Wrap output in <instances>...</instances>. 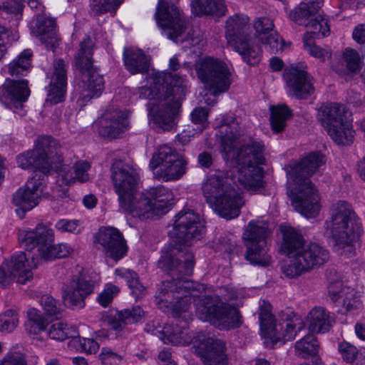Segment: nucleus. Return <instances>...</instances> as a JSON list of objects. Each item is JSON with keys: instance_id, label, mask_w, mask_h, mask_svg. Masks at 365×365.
<instances>
[{"instance_id": "nucleus-1", "label": "nucleus", "mask_w": 365, "mask_h": 365, "mask_svg": "<svg viewBox=\"0 0 365 365\" xmlns=\"http://www.w3.org/2000/svg\"><path fill=\"white\" fill-rule=\"evenodd\" d=\"M185 68L186 64L182 65L175 56L169 61V71L153 72L148 78L150 86L139 87L135 93L139 98L149 101L148 115L163 130H170L175 125V117L181 106L180 96H177L175 88L184 91L185 75L182 71Z\"/></svg>"}, {"instance_id": "nucleus-2", "label": "nucleus", "mask_w": 365, "mask_h": 365, "mask_svg": "<svg viewBox=\"0 0 365 365\" xmlns=\"http://www.w3.org/2000/svg\"><path fill=\"white\" fill-rule=\"evenodd\" d=\"M222 152L225 159L235 158L237 164V180L245 189L257 190L264 185L262 168L264 164V145L262 141L250 140L242 145L236 155L234 148L237 140L242 135V130L234 116L223 118L220 127Z\"/></svg>"}, {"instance_id": "nucleus-3", "label": "nucleus", "mask_w": 365, "mask_h": 365, "mask_svg": "<svg viewBox=\"0 0 365 365\" xmlns=\"http://www.w3.org/2000/svg\"><path fill=\"white\" fill-rule=\"evenodd\" d=\"M19 242L26 252L13 255L0 265V287L7 288L14 282L25 284L33 278L32 269L37 267L39 257L54 242L53 230L43 224L19 232Z\"/></svg>"}, {"instance_id": "nucleus-4", "label": "nucleus", "mask_w": 365, "mask_h": 365, "mask_svg": "<svg viewBox=\"0 0 365 365\" xmlns=\"http://www.w3.org/2000/svg\"><path fill=\"white\" fill-rule=\"evenodd\" d=\"M204 289L202 285L194 288V282L188 279L166 280L162 283L156 296V303L163 304L173 310L175 322L172 326L164 328L160 334V339L164 344L185 345L190 342L193 344L195 337L189 333L188 322L191 319L189 313L191 303L198 297L197 292Z\"/></svg>"}, {"instance_id": "nucleus-5", "label": "nucleus", "mask_w": 365, "mask_h": 365, "mask_svg": "<svg viewBox=\"0 0 365 365\" xmlns=\"http://www.w3.org/2000/svg\"><path fill=\"white\" fill-rule=\"evenodd\" d=\"M205 230L200 217L192 210H182L175 216L173 232L176 240L162 251L158 266L169 272L172 280L186 279L193 269V255L188 250L193 241L199 240Z\"/></svg>"}, {"instance_id": "nucleus-6", "label": "nucleus", "mask_w": 365, "mask_h": 365, "mask_svg": "<svg viewBox=\"0 0 365 365\" xmlns=\"http://www.w3.org/2000/svg\"><path fill=\"white\" fill-rule=\"evenodd\" d=\"M111 172L120 207L125 212L140 220L156 215L145 192H138L139 176L136 172L121 160H115L113 163Z\"/></svg>"}, {"instance_id": "nucleus-7", "label": "nucleus", "mask_w": 365, "mask_h": 365, "mask_svg": "<svg viewBox=\"0 0 365 365\" xmlns=\"http://www.w3.org/2000/svg\"><path fill=\"white\" fill-rule=\"evenodd\" d=\"M330 212V218L325 222L326 232L333 240L334 250L339 255L350 257L361 232L356 214L352 206L344 200L334 204Z\"/></svg>"}, {"instance_id": "nucleus-8", "label": "nucleus", "mask_w": 365, "mask_h": 365, "mask_svg": "<svg viewBox=\"0 0 365 365\" xmlns=\"http://www.w3.org/2000/svg\"><path fill=\"white\" fill-rule=\"evenodd\" d=\"M235 180L228 173L210 175L203 183L202 191L207 203L215 207L218 214L225 218L237 217L244 200L236 191Z\"/></svg>"}, {"instance_id": "nucleus-9", "label": "nucleus", "mask_w": 365, "mask_h": 365, "mask_svg": "<svg viewBox=\"0 0 365 365\" xmlns=\"http://www.w3.org/2000/svg\"><path fill=\"white\" fill-rule=\"evenodd\" d=\"M200 284L194 282V288H198ZM205 288L204 284H202ZM197 292L199 301L196 304L198 317L202 321L210 322L215 327L221 330H229L239 327L242 322L240 312L237 308L225 303L218 295L200 297Z\"/></svg>"}, {"instance_id": "nucleus-10", "label": "nucleus", "mask_w": 365, "mask_h": 365, "mask_svg": "<svg viewBox=\"0 0 365 365\" xmlns=\"http://www.w3.org/2000/svg\"><path fill=\"white\" fill-rule=\"evenodd\" d=\"M155 18L163 34L177 43H182L183 48L199 44L201 37L194 30L186 33L185 18L180 11L172 3L159 0Z\"/></svg>"}, {"instance_id": "nucleus-11", "label": "nucleus", "mask_w": 365, "mask_h": 365, "mask_svg": "<svg viewBox=\"0 0 365 365\" xmlns=\"http://www.w3.org/2000/svg\"><path fill=\"white\" fill-rule=\"evenodd\" d=\"M63 161L61 145L51 136L38 138L35 148L16 156L18 166L22 169H36L45 177L57 164Z\"/></svg>"}, {"instance_id": "nucleus-12", "label": "nucleus", "mask_w": 365, "mask_h": 365, "mask_svg": "<svg viewBox=\"0 0 365 365\" xmlns=\"http://www.w3.org/2000/svg\"><path fill=\"white\" fill-rule=\"evenodd\" d=\"M249 17L236 14L226 21L225 36L228 44L237 52L242 60L250 66L257 65L261 60L260 47L252 41L246 30L249 29Z\"/></svg>"}, {"instance_id": "nucleus-13", "label": "nucleus", "mask_w": 365, "mask_h": 365, "mask_svg": "<svg viewBox=\"0 0 365 365\" xmlns=\"http://www.w3.org/2000/svg\"><path fill=\"white\" fill-rule=\"evenodd\" d=\"M93 41L87 36L81 42L80 48L75 56L76 66L82 73L79 87L81 88L80 99L83 102L98 97L104 89L103 76L93 68Z\"/></svg>"}, {"instance_id": "nucleus-14", "label": "nucleus", "mask_w": 365, "mask_h": 365, "mask_svg": "<svg viewBox=\"0 0 365 365\" xmlns=\"http://www.w3.org/2000/svg\"><path fill=\"white\" fill-rule=\"evenodd\" d=\"M187 161L175 149L163 145L153 155L149 168L154 178L163 182L175 181L186 173Z\"/></svg>"}, {"instance_id": "nucleus-15", "label": "nucleus", "mask_w": 365, "mask_h": 365, "mask_svg": "<svg viewBox=\"0 0 365 365\" xmlns=\"http://www.w3.org/2000/svg\"><path fill=\"white\" fill-rule=\"evenodd\" d=\"M270 230L263 221H251L243 233V239L247 248L246 259L251 264L268 266L271 257L267 254V238Z\"/></svg>"}, {"instance_id": "nucleus-16", "label": "nucleus", "mask_w": 365, "mask_h": 365, "mask_svg": "<svg viewBox=\"0 0 365 365\" xmlns=\"http://www.w3.org/2000/svg\"><path fill=\"white\" fill-rule=\"evenodd\" d=\"M329 259V252L316 242L306 244L297 259L282 267V272L289 278H296L303 273L318 268Z\"/></svg>"}, {"instance_id": "nucleus-17", "label": "nucleus", "mask_w": 365, "mask_h": 365, "mask_svg": "<svg viewBox=\"0 0 365 365\" xmlns=\"http://www.w3.org/2000/svg\"><path fill=\"white\" fill-rule=\"evenodd\" d=\"M195 70L198 78L215 96L229 89L231 73L223 61L207 57L196 64Z\"/></svg>"}, {"instance_id": "nucleus-18", "label": "nucleus", "mask_w": 365, "mask_h": 365, "mask_svg": "<svg viewBox=\"0 0 365 365\" xmlns=\"http://www.w3.org/2000/svg\"><path fill=\"white\" fill-rule=\"evenodd\" d=\"M324 0H303L289 14L292 21L299 26H304L309 33L319 37L329 34L328 20L324 16H317L322 8Z\"/></svg>"}, {"instance_id": "nucleus-19", "label": "nucleus", "mask_w": 365, "mask_h": 365, "mask_svg": "<svg viewBox=\"0 0 365 365\" xmlns=\"http://www.w3.org/2000/svg\"><path fill=\"white\" fill-rule=\"evenodd\" d=\"M292 313H282L279 322H276L271 313V305L265 302L260 306L259 319L261 331L265 337L273 341H289L295 336V322L298 320Z\"/></svg>"}, {"instance_id": "nucleus-20", "label": "nucleus", "mask_w": 365, "mask_h": 365, "mask_svg": "<svg viewBox=\"0 0 365 365\" xmlns=\"http://www.w3.org/2000/svg\"><path fill=\"white\" fill-rule=\"evenodd\" d=\"M294 210L307 218L317 217L321 210L317 190L311 181L294 183L290 192Z\"/></svg>"}, {"instance_id": "nucleus-21", "label": "nucleus", "mask_w": 365, "mask_h": 365, "mask_svg": "<svg viewBox=\"0 0 365 365\" xmlns=\"http://www.w3.org/2000/svg\"><path fill=\"white\" fill-rule=\"evenodd\" d=\"M193 348L204 365H227L225 343L221 339L197 334L193 341Z\"/></svg>"}, {"instance_id": "nucleus-22", "label": "nucleus", "mask_w": 365, "mask_h": 365, "mask_svg": "<svg viewBox=\"0 0 365 365\" xmlns=\"http://www.w3.org/2000/svg\"><path fill=\"white\" fill-rule=\"evenodd\" d=\"M307 65L299 63L291 65L284 71L283 78L289 95L297 98H306L314 93L313 78L306 71Z\"/></svg>"}, {"instance_id": "nucleus-23", "label": "nucleus", "mask_w": 365, "mask_h": 365, "mask_svg": "<svg viewBox=\"0 0 365 365\" xmlns=\"http://www.w3.org/2000/svg\"><path fill=\"white\" fill-rule=\"evenodd\" d=\"M44 176L37 173L20 187L13 196V203L19 207L16 212L20 217H24L26 211L32 210L39 203L43 192Z\"/></svg>"}, {"instance_id": "nucleus-24", "label": "nucleus", "mask_w": 365, "mask_h": 365, "mask_svg": "<svg viewBox=\"0 0 365 365\" xmlns=\"http://www.w3.org/2000/svg\"><path fill=\"white\" fill-rule=\"evenodd\" d=\"M93 127L101 137L113 139L126 130L128 121L121 110L108 108L93 122Z\"/></svg>"}, {"instance_id": "nucleus-25", "label": "nucleus", "mask_w": 365, "mask_h": 365, "mask_svg": "<svg viewBox=\"0 0 365 365\" xmlns=\"http://www.w3.org/2000/svg\"><path fill=\"white\" fill-rule=\"evenodd\" d=\"M93 291V284L90 280L81 276H73L62 287V299L66 305L71 308H82L85 299Z\"/></svg>"}, {"instance_id": "nucleus-26", "label": "nucleus", "mask_w": 365, "mask_h": 365, "mask_svg": "<svg viewBox=\"0 0 365 365\" xmlns=\"http://www.w3.org/2000/svg\"><path fill=\"white\" fill-rule=\"evenodd\" d=\"M96 242L99 244L107 257L118 261L127 252V245L121 232L113 227H102L96 235Z\"/></svg>"}, {"instance_id": "nucleus-27", "label": "nucleus", "mask_w": 365, "mask_h": 365, "mask_svg": "<svg viewBox=\"0 0 365 365\" xmlns=\"http://www.w3.org/2000/svg\"><path fill=\"white\" fill-rule=\"evenodd\" d=\"M324 163V156L322 154L312 152L304 156L299 162L290 163L287 175L294 183L310 181L308 178L314 175Z\"/></svg>"}, {"instance_id": "nucleus-28", "label": "nucleus", "mask_w": 365, "mask_h": 365, "mask_svg": "<svg viewBox=\"0 0 365 365\" xmlns=\"http://www.w3.org/2000/svg\"><path fill=\"white\" fill-rule=\"evenodd\" d=\"M50 83L47 88L46 103L54 105L61 103L65 99L66 93V69L63 60L56 61L51 73L47 74Z\"/></svg>"}, {"instance_id": "nucleus-29", "label": "nucleus", "mask_w": 365, "mask_h": 365, "mask_svg": "<svg viewBox=\"0 0 365 365\" xmlns=\"http://www.w3.org/2000/svg\"><path fill=\"white\" fill-rule=\"evenodd\" d=\"M29 95L26 80L6 81L0 88V101L11 108H22V103L27 100Z\"/></svg>"}, {"instance_id": "nucleus-30", "label": "nucleus", "mask_w": 365, "mask_h": 365, "mask_svg": "<svg viewBox=\"0 0 365 365\" xmlns=\"http://www.w3.org/2000/svg\"><path fill=\"white\" fill-rule=\"evenodd\" d=\"M280 230L283 235L281 251L293 261L306 245L304 237L293 227L282 225Z\"/></svg>"}, {"instance_id": "nucleus-31", "label": "nucleus", "mask_w": 365, "mask_h": 365, "mask_svg": "<svg viewBox=\"0 0 365 365\" xmlns=\"http://www.w3.org/2000/svg\"><path fill=\"white\" fill-rule=\"evenodd\" d=\"M55 28L56 23L53 19L38 14L33 33L48 49H53L58 43Z\"/></svg>"}, {"instance_id": "nucleus-32", "label": "nucleus", "mask_w": 365, "mask_h": 365, "mask_svg": "<svg viewBox=\"0 0 365 365\" xmlns=\"http://www.w3.org/2000/svg\"><path fill=\"white\" fill-rule=\"evenodd\" d=\"M345 107L337 103H330L322 106L318 110L317 118L323 127L328 130L331 127H336L346 118Z\"/></svg>"}, {"instance_id": "nucleus-33", "label": "nucleus", "mask_w": 365, "mask_h": 365, "mask_svg": "<svg viewBox=\"0 0 365 365\" xmlns=\"http://www.w3.org/2000/svg\"><path fill=\"white\" fill-rule=\"evenodd\" d=\"M145 312L139 306L118 311L115 317L104 316L103 320L115 330H122L127 324L137 323L144 317Z\"/></svg>"}, {"instance_id": "nucleus-34", "label": "nucleus", "mask_w": 365, "mask_h": 365, "mask_svg": "<svg viewBox=\"0 0 365 365\" xmlns=\"http://www.w3.org/2000/svg\"><path fill=\"white\" fill-rule=\"evenodd\" d=\"M145 194L151 201L153 209L156 215H164L168 212L173 200V195L170 190L163 186L150 187Z\"/></svg>"}, {"instance_id": "nucleus-35", "label": "nucleus", "mask_w": 365, "mask_h": 365, "mask_svg": "<svg viewBox=\"0 0 365 365\" xmlns=\"http://www.w3.org/2000/svg\"><path fill=\"white\" fill-rule=\"evenodd\" d=\"M90 168L91 165L86 160L77 161L73 165V172L68 168L63 167L58 173L57 182L61 185H68L75 180L86 182L89 180L88 171Z\"/></svg>"}, {"instance_id": "nucleus-36", "label": "nucleus", "mask_w": 365, "mask_h": 365, "mask_svg": "<svg viewBox=\"0 0 365 365\" xmlns=\"http://www.w3.org/2000/svg\"><path fill=\"white\" fill-rule=\"evenodd\" d=\"M307 317L309 329L312 333L327 332L334 323L331 313L322 307H314Z\"/></svg>"}, {"instance_id": "nucleus-37", "label": "nucleus", "mask_w": 365, "mask_h": 365, "mask_svg": "<svg viewBox=\"0 0 365 365\" xmlns=\"http://www.w3.org/2000/svg\"><path fill=\"white\" fill-rule=\"evenodd\" d=\"M123 61L125 68L133 75L148 71L150 58L140 49L125 48Z\"/></svg>"}, {"instance_id": "nucleus-38", "label": "nucleus", "mask_w": 365, "mask_h": 365, "mask_svg": "<svg viewBox=\"0 0 365 365\" xmlns=\"http://www.w3.org/2000/svg\"><path fill=\"white\" fill-rule=\"evenodd\" d=\"M191 9L193 14L222 17L226 14L225 0H192Z\"/></svg>"}, {"instance_id": "nucleus-39", "label": "nucleus", "mask_w": 365, "mask_h": 365, "mask_svg": "<svg viewBox=\"0 0 365 365\" xmlns=\"http://www.w3.org/2000/svg\"><path fill=\"white\" fill-rule=\"evenodd\" d=\"M336 125V127H331L327 131L331 138L338 145H348L354 140V130L351 124L347 120L346 118Z\"/></svg>"}, {"instance_id": "nucleus-40", "label": "nucleus", "mask_w": 365, "mask_h": 365, "mask_svg": "<svg viewBox=\"0 0 365 365\" xmlns=\"http://www.w3.org/2000/svg\"><path fill=\"white\" fill-rule=\"evenodd\" d=\"M270 110V123L272 130L274 133L282 132L287 125V120L291 115L290 110L285 105L272 106Z\"/></svg>"}, {"instance_id": "nucleus-41", "label": "nucleus", "mask_w": 365, "mask_h": 365, "mask_svg": "<svg viewBox=\"0 0 365 365\" xmlns=\"http://www.w3.org/2000/svg\"><path fill=\"white\" fill-rule=\"evenodd\" d=\"M294 347L296 355L302 358H307L311 356L313 357V361H315V358L318 357L317 354L319 344L316 338L312 334L307 335L297 341L295 343Z\"/></svg>"}, {"instance_id": "nucleus-42", "label": "nucleus", "mask_w": 365, "mask_h": 365, "mask_svg": "<svg viewBox=\"0 0 365 365\" xmlns=\"http://www.w3.org/2000/svg\"><path fill=\"white\" fill-rule=\"evenodd\" d=\"M32 53L30 50H24L17 58L13 60L9 65V72L12 76H24L31 67Z\"/></svg>"}, {"instance_id": "nucleus-43", "label": "nucleus", "mask_w": 365, "mask_h": 365, "mask_svg": "<svg viewBox=\"0 0 365 365\" xmlns=\"http://www.w3.org/2000/svg\"><path fill=\"white\" fill-rule=\"evenodd\" d=\"M51 243L45 251L40 256L39 259L51 261L57 258H63L71 254L74 250L66 243H60L54 245Z\"/></svg>"}, {"instance_id": "nucleus-44", "label": "nucleus", "mask_w": 365, "mask_h": 365, "mask_svg": "<svg viewBox=\"0 0 365 365\" xmlns=\"http://www.w3.org/2000/svg\"><path fill=\"white\" fill-rule=\"evenodd\" d=\"M27 315L28 322L26 324V329L29 333L38 334L45 329L48 322L39 310L34 308L30 309Z\"/></svg>"}, {"instance_id": "nucleus-45", "label": "nucleus", "mask_w": 365, "mask_h": 365, "mask_svg": "<svg viewBox=\"0 0 365 365\" xmlns=\"http://www.w3.org/2000/svg\"><path fill=\"white\" fill-rule=\"evenodd\" d=\"M328 292L332 300L336 301L344 297V305L348 309L354 308V304L351 303L349 297L354 295L353 290L349 292V288H342V284L340 282L331 283L328 287Z\"/></svg>"}, {"instance_id": "nucleus-46", "label": "nucleus", "mask_w": 365, "mask_h": 365, "mask_svg": "<svg viewBox=\"0 0 365 365\" xmlns=\"http://www.w3.org/2000/svg\"><path fill=\"white\" fill-rule=\"evenodd\" d=\"M312 33L307 32L303 38L304 49L313 57L319 58L321 61L331 58L329 50L322 48L315 44L312 39Z\"/></svg>"}, {"instance_id": "nucleus-47", "label": "nucleus", "mask_w": 365, "mask_h": 365, "mask_svg": "<svg viewBox=\"0 0 365 365\" xmlns=\"http://www.w3.org/2000/svg\"><path fill=\"white\" fill-rule=\"evenodd\" d=\"M41 304L46 314L50 317H59L63 311V307L61 302H57L50 295H43L41 299Z\"/></svg>"}, {"instance_id": "nucleus-48", "label": "nucleus", "mask_w": 365, "mask_h": 365, "mask_svg": "<svg viewBox=\"0 0 365 365\" xmlns=\"http://www.w3.org/2000/svg\"><path fill=\"white\" fill-rule=\"evenodd\" d=\"M73 332H74V327H68L62 322H58L51 326L48 335L53 339L62 341L68 336H72Z\"/></svg>"}, {"instance_id": "nucleus-49", "label": "nucleus", "mask_w": 365, "mask_h": 365, "mask_svg": "<svg viewBox=\"0 0 365 365\" xmlns=\"http://www.w3.org/2000/svg\"><path fill=\"white\" fill-rule=\"evenodd\" d=\"M19 324V314L9 309L0 315V329L1 331H12Z\"/></svg>"}, {"instance_id": "nucleus-50", "label": "nucleus", "mask_w": 365, "mask_h": 365, "mask_svg": "<svg viewBox=\"0 0 365 365\" xmlns=\"http://www.w3.org/2000/svg\"><path fill=\"white\" fill-rule=\"evenodd\" d=\"M344 59L346 65V68L351 72H357L361 66V59L355 50L352 48H346L344 53Z\"/></svg>"}, {"instance_id": "nucleus-51", "label": "nucleus", "mask_w": 365, "mask_h": 365, "mask_svg": "<svg viewBox=\"0 0 365 365\" xmlns=\"http://www.w3.org/2000/svg\"><path fill=\"white\" fill-rule=\"evenodd\" d=\"M253 27L259 35H266L274 27L273 20L268 16L257 17L253 21Z\"/></svg>"}, {"instance_id": "nucleus-52", "label": "nucleus", "mask_w": 365, "mask_h": 365, "mask_svg": "<svg viewBox=\"0 0 365 365\" xmlns=\"http://www.w3.org/2000/svg\"><path fill=\"white\" fill-rule=\"evenodd\" d=\"M208 113L205 108H195L191 113L192 121L194 124L197 125L195 130L197 132H202L207 125Z\"/></svg>"}, {"instance_id": "nucleus-53", "label": "nucleus", "mask_w": 365, "mask_h": 365, "mask_svg": "<svg viewBox=\"0 0 365 365\" xmlns=\"http://www.w3.org/2000/svg\"><path fill=\"white\" fill-rule=\"evenodd\" d=\"M119 292V288L112 284H108L103 291L99 294L98 302L101 305L106 307L113 299L114 297Z\"/></svg>"}, {"instance_id": "nucleus-54", "label": "nucleus", "mask_w": 365, "mask_h": 365, "mask_svg": "<svg viewBox=\"0 0 365 365\" xmlns=\"http://www.w3.org/2000/svg\"><path fill=\"white\" fill-rule=\"evenodd\" d=\"M123 0H93V9L98 14L115 9Z\"/></svg>"}, {"instance_id": "nucleus-55", "label": "nucleus", "mask_w": 365, "mask_h": 365, "mask_svg": "<svg viewBox=\"0 0 365 365\" xmlns=\"http://www.w3.org/2000/svg\"><path fill=\"white\" fill-rule=\"evenodd\" d=\"M0 365H27L25 355L19 351L9 352L0 362Z\"/></svg>"}, {"instance_id": "nucleus-56", "label": "nucleus", "mask_w": 365, "mask_h": 365, "mask_svg": "<svg viewBox=\"0 0 365 365\" xmlns=\"http://www.w3.org/2000/svg\"><path fill=\"white\" fill-rule=\"evenodd\" d=\"M263 42L266 46V48L271 53H277V52L282 51L284 47V41L277 34H270Z\"/></svg>"}, {"instance_id": "nucleus-57", "label": "nucleus", "mask_w": 365, "mask_h": 365, "mask_svg": "<svg viewBox=\"0 0 365 365\" xmlns=\"http://www.w3.org/2000/svg\"><path fill=\"white\" fill-rule=\"evenodd\" d=\"M339 351L343 359L349 363L353 362L358 355L356 347L346 341L339 344Z\"/></svg>"}, {"instance_id": "nucleus-58", "label": "nucleus", "mask_w": 365, "mask_h": 365, "mask_svg": "<svg viewBox=\"0 0 365 365\" xmlns=\"http://www.w3.org/2000/svg\"><path fill=\"white\" fill-rule=\"evenodd\" d=\"M56 227L61 232H68L74 234H78L81 231L78 220H61L56 224Z\"/></svg>"}, {"instance_id": "nucleus-59", "label": "nucleus", "mask_w": 365, "mask_h": 365, "mask_svg": "<svg viewBox=\"0 0 365 365\" xmlns=\"http://www.w3.org/2000/svg\"><path fill=\"white\" fill-rule=\"evenodd\" d=\"M100 359L104 365H119L121 361V356L113 352L108 348H103Z\"/></svg>"}, {"instance_id": "nucleus-60", "label": "nucleus", "mask_w": 365, "mask_h": 365, "mask_svg": "<svg viewBox=\"0 0 365 365\" xmlns=\"http://www.w3.org/2000/svg\"><path fill=\"white\" fill-rule=\"evenodd\" d=\"M128 285L135 299H140L145 294V287L140 282L137 274L135 277L129 281Z\"/></svg>"}, {"instance_id": "nucleus-61", "label": "nucleus", "mask_w": 365, "mask_h": 365, "mask_svg": "<svg viewBox=\"0 0 365 365\" xmlns=\"http://www.w3.org/2000/svg\"><path fill=\"white\" fill-rule=\"evenodd\" d=\"M23 10V5L20 0H5L4 11L7 13L19 14Z\"/></svg>"}, {"instance_id": "nucleus-62", "label": "nucleus", "mask_w": 365, "mask_h": 365, "mask_svg": "<svg viewBox=\"0 0 365 365\" xmlns=\"http://www.w3.org/2000/svg\"><path fill=\"white\" fill-rule=\"evenodd\" d=\"M67 339H71L68 342V346L71 349H75L77 351H82L83 338H81L77 334L76 328H74V332H73L72 336H68Z\"/></svg>"}, {"instance_id": "nucleus-63", "label": "nucleus", "mask_w": 365, "mask_h": 365, "mask_svg": "<svg viewBox=\"0 0 365 365\" xmlns=\"http://www.w3.org/2000/svg\"><path fill=\"white\" fill-rule=\"evenodd\" d=\"M82 343V351L92 354L96 353L99 349L98 343L93 339L83 338Z\"/></svg>"}, {"instance_id": "nucleus-64", "label": "nucleus", "mask_w": 365, "mask_h": 365, "mask_svg": "<svg viewBox=\"0 0 365 365\" xmlns=\"http://www.w3.org/2000/svg\"><path fill=\"white\" fill-rule=\"evenodd\" d=\"M353 38L359 43H365V25L357 26L353 31Z\"/></svg>"}]
</instances>
